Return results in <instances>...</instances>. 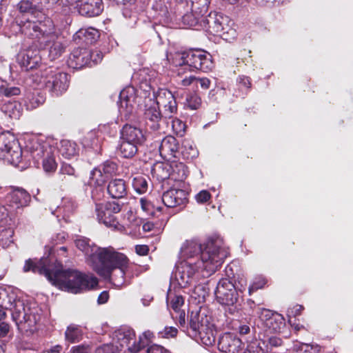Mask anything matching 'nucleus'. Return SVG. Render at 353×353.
I'll list each match as a JSON object with an SVG mask.
<instances>
[{
	"mask_svg": "<svg viewBox=\"0 0 353 353\" xmlns=\"http://www.w3.org/2000/svg\"><path fill=\"white\" fill-rule=\"evenodd\" d=\"M104 172L109 177L117 171V164L112 161H106L101 165L99 166Z\"/></svg>",
	"mask_w": 353,
	"mask_h": 353,
	"instance_id": "nucleus-48",
	"label": "nucleus"
},
{
	"mask_svg": "<svg viewBox=\"0 0 353 353\" xmlns=\"http://www.w3.org/2000/svg\"><path fill=\"white\" fill-rule=\"evenodd\" d=\"M184 300L181 296H176L170 302V306L174 311V313L181 312L180 307L183 305Z\"/></svg>",
	"mask_w": 353,
	"mask_h": 353,
	"instance_id": "nucleus-53",
	"label": "nucleus"
},
{
	"mask_svg": "<svg viewBox=\"0 0 353 353\" xmlns=\"http://www.w3.org/2000/svg\"><path fill=\"white\" fill-rule=\"evenodd\" d=\"M179 150V143L173 136H166L164 137L159 145V152L163 158L170 159L176 157Z\"/></svg>",
	"mask_w": 353,
	"mask_h": 353,
	"instance_id": "nucleus-22",
	"label": "nucleus"
},
{
	"mask_svg": "<svg viewBox=\"0 0 353 353\" xmlns=\"http://www.w3.org/2000/svg\"><path fill=\"white\" fill-rule=\"evenodd\" d=\"M9 303L10 306H6V307L12 311V319L19 330V325L27 322L30 319L28 314L30 308L26 307L24 301L19 299H13L12 302L11 299L9 298Z\"/></svg>",
	"mask_w": 353,
	"mask_h": 353,
	"instance_id": "nucleus-16",
	"label": "nucleus"
},
{
	"mask_svg": "<svg viewBox=\"0 0 353 353\" xmlns=\"http://www.w3.org/2000/svg\"><path fill=\"white\" fill-rule=\"evenodd\" d=\"M178 11L183 14L181 17L183 24L187 25L189 27H195L199 24L201 26L203 24L201 21L205 17L196 14L194 12L191 10H188L185 4L184 7H181V9L178 10Z\"/></svg>",
	"mask_w": 353,
	"mask_h": 353,
	"instance_id": "nucleus-30",
	"label": "nucleus"
},
{
	"mask_svg": "<svg viewBox=\"0 0 353 353\" xmlns=\"http://www.w3.org/2000/svg\"><path fill=\"white\" fill-rule=\"evenodd\" d=\"M201 27L206 31L214 35L225 37L233 30L230 28V19L227 16L216 12H210L208 16L202 19Z\"/></svg>",
	"mask_w": 353,
	"mask_h": 353,
	"instance_id": "nucleus-9",
	"label": "nucleus"
},
{
	"mask_svg": "<svg viewBox=\"0 0 353 353\" xmlns=\"http://www.w3.org/2000/svg\"><path fill=\"white\" fill-rule=\"evenodd\" d=\"M59 151L66 159H70L77 154V144L69 140H62L60 142Z\"/></svg>",
	"mask_w": 353,
	"mask_h": 353,
	"instance_id": "nucleus-39",
	"label": "nucleus"
},
{
	"mask_svg": "<svg viewBox=\"0 0 353 353\" xmlns=\"http://www.w3.org/2000/svg\"><path fill=\"white\" fill-rule=\"evenodd\" d=\"M20 30L22 34L29 38L37 39V42L39 43V29L37 21H27L20 26Z\"/></svg>",
	"mask_w": 353,
	"mask_h": 353,
	"instance_id": "nucleus-38",
	"label": "nucleus"
},
{
	"mask_svg": "<svg viewBox=\"0 0 353 353\" xmlns=\"http://www.w3.org/2000/svg\"><path fill=\"white\" fill-rule=\"evenodd\" d=\"M201 314V312L192 313L190 319V327L192 331H196L199 328L198 323L200 321Z\"/></svg>",
	"mask_w": 353,
	"mask_h": 353,
	"instance_id": "nucleus-56",
	"label": "nucleus"
},
{
	"mask_svg": "<svg viewBox=\"0 0 353 353\" xmlns=\"http://www.w3.org/2000/svg\"><path fill=\"white\" fill-rule=\"evenodd\" d=\"M76 247L83 252L86 256L87 263L92 268L99 270V264L110 252L112 248H99L90 243L89 239L81 236L75 240Z\"/></svg>",
	"mask_w": 353,
	"mask_h": 353,
	"instance_id": "nucleus-8",
	"label": "nucleus"
},
{
	"mask_svg": "<svg viewBox=\"0 0 353 353\" xmlns=\"http://www.w3.org/2000/svg\"><path fill=\"white\" fill-rule=\"evenodd\" d=\"M40 76L46 88L57 96L61 94L68 88V74L60 71L57 68L49 66L42 69L40 71Z\"/></svg>",
	"mask_w": 353,
	"mask_h": 353,
	"instance_id": "nucleus-5",
	"label": "nucleus"
},
{
	"mask_svg": "<svg viewBox=\"0 0 353 353\" xmlns=\"http://www.w3.org/2000/svg\"><path fill=\"white\" fill-rule=\"evenodd\" d=\"M59 172L66 174L69 178H75V170L70 164L63 163Z\"/></svg>",
	"mask_w": 353,
	"mask_h": 353,
	"instance_id": "nucleus-55",
	"label": "nucleus"
},
{
	"mask_svg": "<svg viewBox=\"0 0 353 353\" xmlns=\"http://www.w3.org/2000/svg\"><path fill=\"white\" fill-rule=\"evenodd\" d=\"M57 150L54 148L50 151V154L46 155L42 160L43 168L46 172H54L57 168V163L55 159Z\"/></svg>",
	"mask_w": 353,
	"mask_h": 353,
	"instance_id": "nucleus-42",
	"label": "nucleus"
},
{
	"mask_svg": "<svg viewBox=\"0 0 353 353\" xmlns=\"http://www.w3.org/2000/svg\"><path fill=\"white\" fill-rule=\"evenodd\" d=\"M172 316L173 319H178V323L179 325V328L185 327L186 322H185V313L184 310L181 312H179L174 314L172 313Z\"/></svg>",
	"mask_w": 353,
	"mask_h": 353,
	"instance_id": "nucleus-61",
	"label": "nucleus"
},
{
	"mask_svg": "<svg viewBox=\"0 0 353 353\" xmlns=\"http://www.w3.org/2000/svg\"><path fill=\"white\" fill-rule=\"evenodd\" d=\"M215 296L217 301L225 305H234L239 302L240 295L236 292L234 283L228 278L221 279L216 288Z\"/></svg>",
	"mask_w": 353,
	"mask_h": 353,
	"instance_id": "nucleus-10",
	"label": "nucleus"
},
{
	"mask_svg": "<svg viewBox=\"0 0 353 353\" xmlns=\"http://www.w3.org/2000/svg\"><path fill=\"white\" fill-rule=\"evenodd\" d=\"M89 61H90V65L92 66L91 63H93L94 65L97 64L99 63L102 59H103V54L99 50H89Z\"/></svg>",
	"mask_w": 353,
	"mask_h": 353,
	"instance_id": "nucleus-54",
	"label": "nucleus"
},
{
	"mask_svg": "<svg viewBox=\"0 0 353 353\" xmlns=\"http://www.w3.org/2000/svg\"><path fill=\"white\" fill-rule=\"evenodd\" d=\"M136 98L133 87H127L120 92L119 111L125 120L130 119L135 112Z\"/></svg>",
	"mask_w": 353,
	"mask_h": 353,
	"instance_id": "nucleus-12",
	"label": "nucleus"
},
{
	"mask_svg": "<svg viewBox=\"0 0 353 353\" xmlns=\"http://www.w3.org/2000/svg\"><path fill=\"white\" fill-rule=\"evenodd\" d=\"M265 318L261 317L258 319H250L249 321H239L238 319H227L226 325L223 329L232 330L234 331H256L259 329L261 331H279L285 326V319L279 314H273Z\"/></svg>",
	"mask_w": 353,
	"mask_h": 353,
	"instance_id": "nucleus-4",
	"label": "nucleus"
},
{
	"mask_svg": "<svg viewBox=\"0 0 353 353\" xmlns=\"http://www.w3.org/2000/svg\"><path fill=\"white\" fill-rule=\"evenodd\" d=\"M107 190L114 199H121L127 194V185L124 180L115 179L108 183Z\"/></svg>",
	"mask_w": 353,
	"mask_h": 353,
	"instance_id": "nucleus-29",
	"label": "nucleus"
},
{
	"mask_svg": "<svg viewBox=\"0 0 353 353\" xmlns=\"http://www.w3.org/2000/svg\"><path fill=\"white\" fill-rule=\"evenodd\" d=\"M199 270H203V268L197 267L193 262L184 261L176 265L173 276L180 287L186 288L192 283L196 271Z\"/></svg>",
	"mask_w": 353,
	"mask_h": 353,
	"instance_id": "nucleus-13",
	"label": "nucleus"
},
{
	"mask_svg": "<svg viewBox=\"0 0 353 353\" xmlns=\"http://www.w3.org/2000/svg\"><path fill=\"white\" fill-rule=\"evenodd\" d=\"M109 178L99 167L90 172L89 183L91 185L101 187L104 185Z\"/></svg>",
	"mask_w": 353,
	"mask_h": 353,
	"instance_id": "nucleus-40",
	"label": "nucleus"
},
{
	"mask_svg": "<svg viewBox=\"0 0 353 353\" xmlns=\"http://www.w3.org/2000/svg\"><path fill=\"white\" fill-rule=\"evenodd\" d=\"M321 347L314 343L296 342L293 346V353H318Z\"/></svg>",
	"mask_w": 353,
	"mask_h": 353,
	"instance_id": "nucleus-41",
	"label": "nucleus"
},
{
	"mask_svg": "<svg viewBox=\"0 0 353 353\" xmlns=\"http://www.w3.org/2000/svg\"><path fill=\"white\" fill-rule=\"evenodd\" d=\"M210 0H187L184 4L188 10L194 12L196 14L203 15L208 12Z\"/></svg>",
	"mask_w": 353,
	"mask_h": 353,
	"instance_id": "nucleus-32",
	"label": "nucleus"
},
{
	"mask_svg": "<svg viewBox=\"0 0 353 353\" xmlns=\"http://www.w3.org/2000/svg\"><path fill=\"white\" fill-rule=\"evenodd\" d=\"M188 336L196 343L206 346H211L216 342L214 332H188Z\"/></svg>",
	"mask_w": 353,
	"mask_h": 353,
	"instance_id": "nucleus-37",
	"label": "nucleus"
},
{
	"mask_svg": "<svg viewBox=\"0 0 353 353\" xmlns=\"http://www.w3.org/2000/svg\"><path fill=\"white\" fill-rule=\"evenodd\" d=\"M54 148L46 142L40 141L34 139L30 141L26 145V150L35 162L39 163L46 155L50 154Z\"/></svg>",
	"mask_w": 353,
	"mask_h": 353,
	"instance_id": "nucleus-18",
	"label": "nucleus"
},
{
	"mask_svg": "<svg viewBox=\"0 0 353 353\" xmlns=\"http://www.w3.org/2000/svg\"><path fill=\"white\" fill-rule=\"evenodd\" d=\"M180 60V66L187 65L192 70H200L203 72H208L214 66L212 55L201 49H193L181 53Z\"/></svg>",
	"mask_w": 353,
	"mask_h": 353,
	"instance_id": "nucleus-6",
	"label": "nucleus"
},
{
	"mask_svg": "<svg viewBox=\"0 0 353 353\" xmlns=\"http://www.w3.org/2000/svg\"><path fill=\"white\" fill-rule=\"evenodd\" d=\"M248 332H239L240 339H231L230 332H225L219 339V345L223 351L234 353L241 343V340Z\"/></svg>",
	"mask_w": 353,
	"mask_h": 353,
	"instance_id": "nucleus-25",
	"label": "nucleus"
},
{
	"mask_svg": "<svg viewBox=\"0 0 353 353\" xmlns=\"http://www.w3.org/2000/svg\"><path fill=\"white\" fill-rule=\"evenodd\" d=\"M0 159L18 165L22 159V150L15 137L7 132L0 134Z\"/></svg>",
	"mask_w": 353,
	"mask_h": 353,
	"instance_id": "nucleus-7",
	"label": "nucleus"
},
{
	"mask_svg": "<svg viewBox=\"0 0 353 353\" xmlns=\"http://www.w3.org/2000/svg\"><path fill=\"white\" fill-rule=\"evenodd\" d=\"M119 351L121 349L118 345L110 343L97 347L94 353H118Z\"/></svg>",
	"mask_w": 353,
	"mask_h": 353,
	"instance_id": "nucleus-46",
	"label": "nucleus"
},
{
	"mask_svg": "<svg viewBox=\"0 0 353 353\" xmlns=\"http://www.w3.org/2000/svg\"><path fill=\"white\" fill-rule=\"evenodd\" d=\"M65 336L70 343H78L82 339L81 332H65Z\"/></svg>",
	"mask_w": 353,
	"mask_h": 353,
	"instance_id": "nucleus-60",
	"label": "nucleus"
},
{
	"mask_svg": "<svg viewBox=\"0 0 353 353\" xmlns=\"http://www.w3.org/2000/svg\"><path fill=\"white\" fill-rule=\"evenodd\" d=\"M41 58L39 50L32 48L26 50L22 54L21 63L26 70L35 68L41 62Z\"/></svg>",
	"mask_w": 353,
	"mask_h": 353,
	"instance_id": "nucleus-28",
	"label": "nucleus"
},
{
	"mask_svg": "<svg viewBox=\"0 0 353 353\" xmlns=\"http://www.w3.org/2000/svg\"><path fill=\"white\" fill-rule=\"evenodd\" d=\"M152 332H142L139 335L138 341L134 340L131 343L132 339L129 340L128 350L131 352L136 353L147 346L150 341V337Z\"/></svg>",
	"mask_w": 353,
	"mask_h": 353,
	"instance_id": "nucleus-34",
	"label": "nucleus"
},
{
	"mask_svg": "<svg viewBox=\"0 0 353 353\" xmlns=\"http://www.w3.org/2000/svg\"><path fill=\"white\" fill-rule=\"evenodd\" d=\"M18 9L21 13L37 14V16L42 14L43 10L39 0H22L18 3Z\"/></svg>",
	"mask_w": 353,
	"mask_h": 353,
	"instance_id": "nucleus-31",
	"label": "nucleus"
},
{
	"mask_svg": "<svg viewBox=\"0 0 353 353\" xmlns=\"http://www.w3.org/2000/svg\"><path fill=\"white\" fill-rule=\"evenodd\" d=\"M162 201L168 208L181 210L188 202V192L182 189L170 188L163 194Z\"/></svg>",
	"mask_w": 353,
	"mask_h": 353,
	"instance_id": "nucleus-15",
	"label": "nucleus"
},
{
	"mask_svg": "<svg viewBox=\"0 0 353 353\" xmlns=\"http://www.w3.org/2000/svg\"><path fill=\"white\" fill-rule=\"evenodd\" d=\"M77 8L81 15L92 17L102 12L103 5L102 0H79Z\"/></svg>",
	"mask_w": 353,
	"mask_h": 353,
	"instance_id": "nucleus-19",
	"label": "nucleus"
},
{
	"mask_svg": "<svg viewBox=\"0 0 353 353\" xmlns=\"http://www.w3.org/2000/svg\"><path fill=\"white\" fill-rule=\"evenodd\" d=\"M265 283L266 281L263 277L261 276L255 277L248 288L249 294L251 295L252 292L263 288Z\"/></svg>",
	"mask_w": 353,
	"mask_h": 353,
	"instance_id": "nucleus-49",
	"label": "nucleus"
},
{
	"mask_svg": "<svg viewBox=\"0 0 353 353\" xmlns=\"http://www.w3.org/2000/svg\"><path fill=\"white\" fill-rule=\"evenodd\" d=\"M129 260L127 256L112 248L99 263L100 269L93 270L105 280H109L116 287H122L125 283V274Z\"/></svg>",
	"mask_w": 353,
	"mask_h": 353,
	"instance_id": "nucleus-3",
	"label": "nucleus"
},
{
	"mask_svg": "<svg viewBox=\"0 0 353 353\" xmlns=\"http://www.w3.org/2000/svg\"><path fill=\"white\" fill-rule=\"evenodd\" d=\"M199 328L196 331H212L214 325L210 323V317L201 313L200 321L198 323Z\"/></svg>",
	"mask_w": 353,
	"mask_h": 353,
	"instance_id": "nucleus-47",
	"label": "nucleus"
},
{
	"mask_svg": "<svg viewBox=\"0 0 353 353\" xmlns=\"http://www.w3.org/2000/svg\"><path fill=\"white\" fill-rule=\"evenodd\" d=\"M21 93L20 88L15 86H11L7 83H3L0 85V95L6 97H12L17 96Z\"/></svg>",
	"mask_w": 353,
	"mask_h": 353,
	"instance_id": "nucleus-43",
	"label": "nucleus"
},
{
	"mask_svg": "<svg viewBox=\"0 0 353 353\" xmlns=\"http://www.w3.org/2000/svg\"><path fill=\"white\" fill-rule=\"evenodd\" d=\"M196 201L199 203H204L210 199V194L207 190H202L195 196Z\"/></svg>",
	"mask_w": 353,
	"mask_h": 353,
	"instance_id": "nucleus-64",
	"label": "nucleus"
},
{
	"mask_svg": "<svg viewBox=\"0 0 353 353\" xmlns=\"http://www.w3.org/2000/svg\"><path fill=\"white\" fill-rule=\"evenodd\" d=\"M145 136L139 128L130 124H125L121 132V140H125L138 145H141L145 141Z\"/></svg>",
	"mask_w": 353,
	"mask_h": 353,
	"instance_id": "nucleus-20",
	"label": "nucleus"
},
{
	"mask_svg": "<svg viewBox=\"0 0 353 353\" xmlns=\"http://www.w3.org/2000/svg\"><path fill=\"white\" fill-rule=\"evenodd\" d=\"M25 272L32 271L44 275L54 285L66 292L77 294L94 288L98 284V280L75 270H62L59 262H52L51 259L45 258L34 261L32 259L26 261L23 266Z\"/></svg>",
	"mask_w": 353,
	"mask_h": 353,
	"instance_id": "nucleus-1",
	"label": "nucleus"
},
{
	"mask_svg": "<svg viewBox=\"0 0 353 353\" xmlns=\"http://www.w3.org/2000/svg\"><path fill=\"white\" fill-rule=\"evenodd\" d=\"M185 104L191 110H197L201 105V99L196 94H189L186 97Z\"/></svg>",
	"mask_w": 353,
	"mask_h": 353,
	"instance_id": "nucleus-44",
	"label": "nucleus"
},
{
	"mask_svg": "<svg viewBox=\"0 0 353 353\" xmlns=\"http://www.w3.org/2000/svg\"><path fill=\"white\" fill-rule=\"evenodd\" d=\"M6 312L0 310V331H10V325L6 321Z\"/></svg>",
	"mask_w": 353,
	"mask_h": 353,
	"instance_id": "nucleus-62",
	"label": "nucleus"
},
{
	"mask_svg": "<svg viewBox=\"0 0 353 353\" xmlns=\"http://www.w3.org/2000/svg\"><path fill=\"white\" fill-rule=\"evenodd\" d=\"M140 204L142 210L148 215L154 216L156 214L154 205L145 198L140 199Z\"/></svg>",
	"mask_w": 353,
	"mask_h": 353,
	"instance_id": "nucleus-50",
	"label": "nucleus"
},
{
	"mask_svg": "<svg viewBox=\"0 0 353 353\" xmlns=\"http://www.w3.org/2000/svg\"><path fill=\"white\" fill-rule=\"evenodd\" d=\"M193 293L197 296L199 301H201V300L204 301L205 297L208 296L209 289L206 285L199 284L195 286Z\"/></svg>",
	"mask_w": 353,
	"mask_h": 353,
	"instance_id": "nucleus-51",
	"label": "nucleus"
},
{
	"mask_svg": "<svg viewBox=\"0 0 353 353\" xmlns=\"http://www.w3.org/2000/svg\"><path fill=\"white\" fill-rule=\"evenodd\" d=\"M21 104L18 102L8 101L2 105L1 110L2 112L12 119H18L21 116Z\"/></svg>",
	"mask_w": 353,
	"mask_h": 353,
	"instance_id": "nucleus-36",
	"label": "nucleus"
},
{
	"mask_svg": "<svg viewBox=\"0 0 353 353\" xmlns=\"http://www.w3.org/2000/svg\"><path fill=\"white\" fill-rule=\"evenodd\" d=\"M152 172L161 180H164L169 176L168 170H165L163 164L156 165L152 169Z\"/></svg>",
	"mask_w": 353,
	"mask_h": 353,
	"instance_id": "nucleus-52",
	"label": "nucleus"
},
{
	"mask_svg": "<svg viewBox=\"0 0 353 353\" xmlns=\"http://www.w3.org/2000/svg\"><path fill=\"white\" fill-rule=\"evenodd\" d=\"M89 56V50L85 48L74 49L69 57L68 65L74 69H81L90 64Z\"/></svg>",
	"mask_w": 353,
	"mask_h": 353,
	"instance_id": "nucleus-21",
	"label": "nucleus"
},
{
	"mask_svg": "<svg viewBox=\"0 0 353 353\" xmlns=\"http://www.w3.org/2000/svg\"><path fill=\"white\" fill-rule=\"evenodd\" d=\"M237 83L241 89L248 90L251 88V81L250 77L241 75L237 78Z\"/></svg>",
	"mask_w": 353,
	"mask_h": 353,
	"instance_id": "nucleus-57",
	"label": "nucleus"
},
{
	"mask_svg": "<svg viewBox=\"0 0 353 353\" xmlns=\"http://www.w3.org/2000/svg\"><path fill=\"white\" fill-rule=\"evenodd\" d=\"M121 205L117 202L96 203L95 212L97 219L108 227H116L118 221L114 214L119 213Z\"/></svg>",
	"mask_w": 353,
	"mask_h": 353,
	"instance_id": "nucleus-11",
	"label": "nucleus"
},
{
	"mask_svg": "<svg viewBox=\"0 0 353 353\" xmlns=\"http://www.w3.org/2000/svg\"><path fill=\"white\" fill-rule=\"evenodd\" d=\"M77 208V204L74 201L70 198H63L61 204L58 205L54 210L52 208V213L57 217L62 216L63 219L67 220L72 215Z\"/></svg>",
	"mask_w": 353,
	"mask_h": 353,
	"instance_id": "nucleus-27",
	"label": "nucleus"
},
{
	"mask_svg": "<svg viewBox=\"0 0 353 353\" xmlns=\"http://www.w3.org/2000/svg\"><path fill=\"white\" fill-rule=\"evenodd\" d=\"M10 205L16 208L27 206L31 197L29 193L23 189L17 188L7 196Z\"/></svg>",
	"mask_w": 353,
	"mask_h": 353,
	"instance_id": "nucleus-24",
	"label": "nucleus"
},
{
	"mask_svg": "<svg viewBox=\"0 0 353 353\" xmlns=\"http://www.w3.org/2000/svg\"><path fill=\"white\" fill-rule=\"evenodd\" d=\"M132 185L135 191L139 194H143L148 190V181L142 176L134 178Z\"/></svg>",
	"mask_w": 353,
	"mask_h": 353,
	"instance_id": "nucleus-45",
	"label": "nucleus"
},
{
	"mask_svg": "<svg viewBox=\"0 0 353 353\" xmlns=\"http://www.w3.org/2000/svg\"><path fill=\"white\" fill-rule=\"evenodd\" d=\"M74 36L85 43L92 44L98 39L99 33L97 29L89 27L88 28L80 29L76 32Z\"/></svg>",
	"mask_w": 353,
	"mask_h": 353,
	"instance_id": "nucleus-33",
	"label": "nucleus"
},
{
	"mask_svg": "<svg viewBox=\"0 0 353 353\" xmlns=\"http://www.w3.org/2000/svg\"><path fill=\"white\" fill-rule=\"evenodd\" d=\"M74 178H69L66 174L58 172L57 176V181L61 186H66L71 183Z\"/></svg>",
	"mask_w": 353,
	"mask_h": 353,
	"instance_id": "nucleus-59",
	"label": "nucleus"
},
{
	"mask_svg": "<svg viewBox=\"0 0 353 353\" xmlns=\"http://www.w3.org/2000/svg\"><path fill=\"white\" fill-rule=\"evenodd\" d=\"M156 99V106L164 108L165 117H171L177 111V103L173 94L167 89H159L153 92Z\"/></svg>",
	"mask_w": 353,
	"mask_h": 353,
	"instance_id": "nucleus-14",
	"label": "nucleus"
},
{
	"mask_svg": "<svg viewBox=\"0 0 353 353\" xmlns=\"http://www.w3.org/2000/svg\"><path fill=\"white\" fill-rule=\"evenodd\" d=\"M144 114L146 126L153 131L159 130L160 129V123L162 120V116L159 107L156 105L150 106L145 110Z\"/></svg>",
	"mask_w": 353,
	"mask_h": 353,
	"instance_id": "nucleus-26",
	"label": "nucleus"
},
{
	"mask_svg": "<svg viewBox=\"0 0 353 353\" xmlns=\"http://www.w3.org/2000/svg\"><path fill=\"white\" fill-rule=\"evenodd\" d=\"M139 146L133 143L121 140L118 147V152L123 158L131 159L137 153Z\"/></svg>",
	"mask_w": 353,
	"mask_h": 353,
	"instance_id": "nucleus-35",
	"label": "nucleus"
},
{
	"mask_svg": "<svg viewBox=\"0 0 353 353\" xmlns=\"http://www.w3.org/2000/svg\"><path fill=\"white\" fill-rule=\"evenodd\" d=\"M234 285L236 292L240 295V294H242L245 290L247 281L245 279L239 277L237 281H234Z\"/></svg>",
	"mask_w": 353,
	"mask_h": 353,
	"instance_id": "nucleus-58",
	"label": "nucleus"
},
{
	"mask_svg": "<svg viewBox=\"0 0 353 353\" xmlns=\"http://www.w3.org/2000/svg\"><path fill=\"white\" fill-rule=\"evenodd\" d=\"M39 46L43 50L48 48V57L52 61L60 57L65 50L63 37L60 34L57 36L56 39L48 41L46 43H40Z\"/></svg>",
	"mask_w": 353,
	"mask_h": 353,
	"instance_id": "nucleus-23",
	"label": "nucleus"
},
{
	"mask_svg": "<svg viewBox=\"0 0 353 353\" xmlns=\"http://www.w3.org/2000/svg\"><path fill=\"white\" fill-rule=\"evenodd\" d=\"M223 242L219 237L210 238L203 244L196 240L187 241L181 248L183 256L191 259L199 256V260L193 264L203 267L210 275L218 269L227 256V252L223 246Z\"/></svg>",
	"mask_w": 353,
	"mask_h": 353,
	"instance_id": "nucleus-2",
	"label": "nucleus"
},
{
	"mask_svg": "<svg viewBox=\"0 0 353 353\" xmlns=\"http://www.w3.org/2000/svg\"><path fill=\"white\" fill-rule=\"evenodd\" d=\"M39 29V45L46 43L48 41L56 39L59 34L53 21L50 18L44 17L43 20L37 21Z\"/></svg>",
	"mask_w": 353,
	"mask_h": 353,
	"instance_id": "nucleus-17",
	"label": "nucleus"
},
{
	"mask_svg": "<svg viewBox=\"0 0 353 353\" xmlns=\"http://www.w3.org/2000/svg\"><path fill=\"white\" fill-rule=\"evenodd\" d=\"M103 186L98 187L95 186L94 189L92 191V198L94 201L95 203L97 201H100L103 197Z\"/></svg>",
	"mask_w": 353,
	"mask_h": 353,
	"instance_id": "nucleus-63",
	"label": "nucleus"
}]
</instances>
